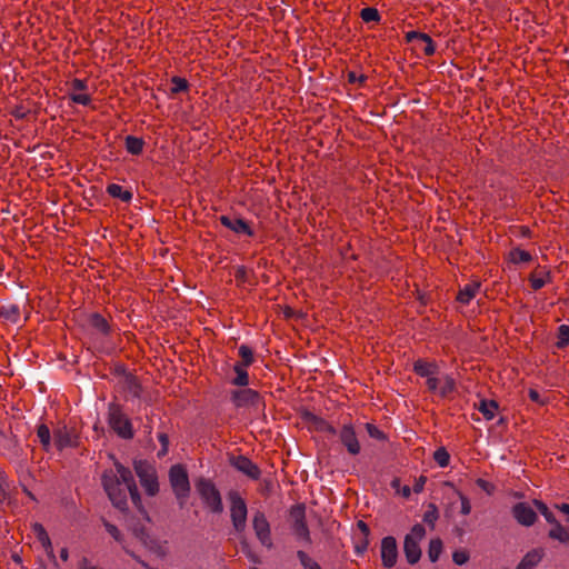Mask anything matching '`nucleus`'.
<instances>
[{
  "label": "nucleus",
  "instance_id": "5fc2aeb1",
  "mask_svg": "<svg viewBox=\"0 0 569 569\" xmlns=\"http://www.w3.org/2000/svg\"><path fill=\"white\" fill-rule=\"evenodd\" d=\"M348 80H349V82H352V83H355V82H357V81H359V82H363V81L366 80V77H365V76H359V77H358V76L356 74V72H349V73H348Z\"/></svg>",
  "mask_w": 569,
  "mask_h": 569
},
{
  "label": "nucleus",
  "instance_id": "c756f323",
  "mask_svg": "<svg viewBox=\"0 0 569 569\" xmlns=\"http://www.w3.org/2000/svg\"><path fill=\"white\" fill-rule=\"evenodd\" d=\"M509 260L512 263L529 262L531 260V254L528 251L516 248L509 252Z\"/></svg>",
  "mask_w": 569,
  "mask_h": 569
},
{
  "label": "nucleus",
  "instance_id": "423d86ee",
  "mask_svg": "<svg viewBox=\"0 0 569 569\" xmlns=\"http://www.w3.org/2000/svg\"><path fill=\"white\" fill-rule=\"evenodd\" d=\"M169 477L172 489L182 506L190 491L188 475L183 467L176 465L171 467Z\"/></svg>",
  "mask_w": 569,
  "mask_h": 569
},
{
  "label": "nucleus",
  "instance_id": "5701e85b",
  "mask_svg": "<svg viewBox=\"0 0 569 569\" xmlns=\"http://www.w3.org/2000/svg\"><path fill=\"white\" fill-rule=\"evenodd\" d=\"M498 406L492 400H480L478 405V410L483 415L487 420H491L496 416V411Z\"/></svg>",
  "mask_w": 569,
  "mask_h": 569
},
{
  "label": "nucleus",
  "instance_id": "f8f14e48",
  "mask_svg": "<svg viewBox=\"0 0 569 569\" xmlns=\"http://www.w3.org/2000/svg\"><path fill=\"white\" fill-rule=\"evenodd\" d=\"M54 446L62 450L68 447L77 446V435L72 429L66 426L59 427L53 432Z\"/></svg>",
  "mask_w": 569,
  "mask_h": 569
},
{
  "label": "nucleus",
  "instance_id": "09e8293b",
  "mask_svg": "<svg viewBox=\"0 0 569 569\" xmlns=\"http://www.w3.org/2000/svg\"><path fill=\"white\" fill-rule=\"evenodd\" d=\"M87 89L86 81L81 79H73L71 82V92H80Z\"/></svg>",
  "mask_w": 569,
  "mask_h": 569
},
{
  "label": "nucleus",
  "instance_id": "aec40b11",
  "mask_svg": "<svg viewBox=\"0 0 569 569\" xmlns=\"http://www.w3.org/2000/svg\"><path fill=\"white\" fill-rule=\"evenodd\" d=\"M542 556L543 551L541 549H533L522 558L516 569H533L540 562Z\"/></svg>",
  "mask_w": 569,
  "mask_h": 569
},
{
  "label": "nucleus",
  "instance_id": "a19ab883",
  "mask_svg": "<svg viewBox=\"0 0 569 569\" xmlns=\"http://www.w3.org/2000/svg\"><path fill=\"white\" fill-rule=\"evenodd\" d=\"M290 517L293 522L305 520L306 518V508L303 505H296L290 510Z\"/></svg>",
  "mask_w": 569,
  "mask_h": 569
},
{
  "label": "nucleus",
  "instance_id": "bb28decb",
  "mask_svg": "<svg viewBox=\"0 0 569 569\" xmlns=\"http://www.w3.org/2000/svg\"><path fill=\"white\" fill-rule=\"evenodd\" d=\"M292 530L298 539L306 542L310 541L309 529L307 527L306 520L293 522Z\"/></svg>",
  "mask_w": 569,
  "mask_h": 569
},
{
  "label": "nucleus",
  "instance_id": "39448f33",
  "mask_svg": "<svg viewBox=\"0 0 569 569\" xmlns=\"http://www.w3.org/2000/svg\"><path fill=\"white\" fill-rule=\"evenodd\" d=\"M134 470L146 492L154 496L159 490L154 468L147 461L139 460L134 462Z\"/></svg>",
  "mask_w": 569,
  "mask_h": 569
},
{
  "label": "nucleus",
  "instance_id": "a878e982",
  "mask_svg": "<svg viewBox=\"0 0 569 569\" xmlns=\"http://www.w3.org/2000/svg\"><path fill=\"white\" fill-rule=\"evenodd\" d=\"M143 140L141 138H137L133 136H128L126 138V148L127 151L131 154H139L142 152L143 149Z\"/></svg>",
  "mask_w": 569,
  "mask_h": 569
},
{
  "label": "nucleus",
  "instance_id": "2f4dec72",
  "mask_svg": "<svg viewBox=\"0 0 569 569\" xmlns=\"http://www.w3.org/2000/svg\"><path fill=\"white\" fill-rule=\"evenodd\" d=\"M37 436L42 447L46 450H49L51 446V433L49 428L46 425H40L37 430Z\"/></svg>",
  "mask_w": 569,
  "mask_h": 569
},
{
  "label": "nucleus",
  "instance_id": "13d9d810",
  "mask_svg": "<svg viewBox=\"0 0 569 569\" xmlns=\"http://www.w3.org/2000/svg\"><path fill=\"white\" fill-rule=\"evenodd\" d=\"M398 493H400L405 498H408L410 496V493H411V489H410L409 486H402L400 488V491H398Z\"/></svg>",
  "mask_w": 569,
  "mask_h": 569
},
{
  "label": "nucleus",
  "instance_id": "603ef678",
  "mask_svg": "<svg viewBox=\"0 0 569 569\" xmlns=\"http://www.w3.org/2000/svg\"><path fill=\"white\" fill-rule=\"evenodd\" d=\"M426 477L421 476L416 480V483L413 486L415 492H421L423 490L425 483H426Z\"/></svg>",
  "mask_w": 569,
  "mask_h": 569
},
{
  "label": "nucleus",
  "instance_id": "393cba45",
  "mask_svg": "<svg viewBox=\"0 0 569 569\" xmlns=\"http://www.w3.org/2000/svg\"><path fill=\"white\" fill-rule=\"evenodd\" d=\"M0 313L6 320L13 323H16L20 318L19 307L13 303L2 306Z\"/></svg>",
  "mask_w": 569,
  "mask_h": 569
},
{
  "label": "nucleus",
  "instance_id": "1a4fd4ad",
  "mask_svg": "<svg viewBox=\"0 0 569 569\" xmlns=\"http://www.w3.org/2000/svg\"><path fill=\"white\" fill-rule=\"evenodd\" d=\"M231 399L237 408H252L260 403L259 393L249 388L233 391Z\"/></svg>",
  "mask_w": 569,
  "mask_h": 569
},
{
  "label": "nucleus",
  "instance_id": "864d4df0",
  "mask_svg": "<svg viewBox=\"0 0 569 569\" xmlns=\"http://www.w3.org/2000/svg\"><path fill=\"white\" fill-rule=\"evenodd\" d=\"M529 398L535 402H538L541 405L545 403V400L541 398V395L535 389L529 390Z\"/></svg>",
  "mask_w": 569,
  "mask_h": 569
},
{
  "label": "nucleus",
  "instance_id": "052dcab7",
  "mask_svg": "<svg viewBox=\"0 0 569 569\" xmlns=\"http://www.w3.org/2000/svg\"><path fill=\"white\" fill-rule=\"evenodd\" d=\"M244 276H246V270H244V268H242V267L238 268V269H237L236 277H237L238 279L243 280V279H244Z\"/></svg>",
  "mask_w": 569,
  "mask_h": 569
},
{
  "label": "nucleus",
  "instance_id": "680f3d73",
  "mask_svg": "<svg viewBox=\"0 0 569 569\" xmlns=\"http://www.w3.org/2000/svg\"><path fill=\"white\" fill-rule=\"evenodd\" d=\"M391 487L398 492V491H400V488L402 486H401V482L399 479H393L391 482Z\"/></svg>",
  "mask_w": 569,
  "mask_h": 569
},
{
  "label": "nucleus",
  "instance_id": "bf43d9fd",
  "mask_svg": "<svg viewBox=\"0 0 569 569\" xmlns=\"http://www.w3.org/2000/svg\"><path fill=\"white\" fill-rule=\"evenodd\" d=\"M555 508L566 515H569V503L555 505Z\"/></svg>",
  "mask_w": 569,
  "mask_h": 569
},
{
  "label": "nucleus",
  "instance_id": "7ed1b4c3",
  "mask_svg": "<svg viewBox=\"0 0 569 569\" xmlns=\"http://www.w3.org/2000/svg\"><path fill=\"white\" fill-rule=\"evenodd\" d=\"M109 425L112 430L123 439H130L133 436L132 426L127 416L117 405L109 406Z\"/></svg>",
  "mask_w": 569,
  "mask_h": 569
},
{
  "label": "nucleus",
  "instance_id": "37998d69",
  "mask_svg": "<svg viewBox=\"0 0 569 569\" xmlns=\"http://www.w3.org/2000/svg\"><path fill=\"white\" fill-rule=\"evenodd\" d=\"M437 519H438V510L435 505H430L429 510H427L423 515V521L429 523L431 527H433Z\"/></svg>",
  "mask_w": 569,
  "mask_h": 569
},
{
  "label": "nucleus",
  "instance_id": "58836bf2",
  "mask_svg": "<svg viewBox=\"0 0 569 569\" xmlns=\"http://www.w3.org/2000/svg\"><path fill=\"white\" fill-rule=\"evenodd\" d=\"M90 322H91V326L93 328H96L97 330H99L100 332H102V333L108 332V323H107L106 319L103 317H101L100 315H97V313L92 315Z\"/></svg>",
  "mask_w": 569,
  "mask_h": 569
},
{
  "label": "nucleus",
  "instance_id": "6e6d98bb",
  "mask_svg": "<svg viewBox=\"0 0 569 569\" xmlns=\"http://www.w3.org/2000/svg\"><path fill=\"white\" fill-rule=\"evenodd\" d=\"M357 527L365 536L369 535V527L362 520L358 521Z\"/></svg>",
  "mask_w": 569,
  "mask_h": 569
},
{
  "label": "nucleus",
  "instance_id": "de8ad7c7",
  "mask_svg": "<svg viewBox=\"0 0 569 569\" xmlns=\"http://www.w3.org/2000/svg\"><path fill=\"white\" fill-rule=\"evenodd\" d=\"M104 527H106V530L109 532V535L112 536L116 541L121 542L120 531L114 525L106 521Z\"/></svg>",
  "mask_w": 569,
  "mask_h": 569
},
{
  "label": "nucleus",
  "instance_id": "a211bd4d",
  "mask_svg": "<svg viewBox=\"0 0 569 569\" xmlns=\"http://www.w3.org/2000/svg\"><path fill=\"white\" fill-rule=\"evenodd\" d=\"M121 388L128 397L139 398L141 395V386L138 380L131 376L126 375L120 380Z\"/></svg>",
  "mask_w": 569,
  "mask_h": 569
},
{
  "label": "nucleus",
  "instance_id": "b1692460",
  "mask_svg": "<svg viewBox=\"0 0 569 569\" xmlns=\"http://www.w3.org/2000/svg\"><path fill=\"white\" fill-rule=\"evenodd\" d=\"M108 193L113 198H119L122 201H130L132 198V193L128 190H124L120 184H109L107 188Z\"/></svg>",
  "mask_w": 569,
  "mask_h": 569
},
{
  "label": "nucleus",
  "instance_id": "3c124183",
  "mask_svg": "<svg viewBox=\"0 0 569 569\" xmlns=\"http://www.w3.org/2000/svg\"><path fill=\"white\" fill-rule=\"evenodd\" d=\"M476 483L479 488H481L483 491H486L489 495L493 490V486L485 479H478Z\"/></svg>",
  "mask_w": 569,
  "mask_h": 569
},
{
  "label": "nucleus",
  "instance_id": "f257e3e1",
  "mask_svg": "<svg viewBox=\"0 0 569 569\" xmlns=\"http://www.w3.org/2000/svg\"><path fill=\"white\" fill-rule=\"evenodd\" d=\"M103 488L113 503L119 509L127 506L128 493L134 506H140V496L131 471L121 463H116V470H108L102 476Z\"/></svg>",
  "mask_w": 569,
  "mask_h": 569
},
{
  "label": "nucleus",
  "instance_id": "f03ea898",
  "mask_svg": "<svg viewBox=\"0 0 569 569\" xmlns=\"http://www.w3.org/2000/svg\"><path fill=\"white\" fill-rule=\"evenodd\" d=\"M426 537V529L422 525H415L405 537L403 552L410 565H416L421 558L420 542Z\"/></svg>",
  "mask_w": 569,
  "mask_h": 569
},
{
  "label": "nucleus",
  "instance_id": "9d476101",
  "mask_svg": "<svg viewBox=\"0 0 569 569\" xmlns=\"http://www.w3.org/2000/svg\"><path fill=\"white\" fill-rule=\"evenodd\" d=\"M380 553L382 565L385 567L391 568L396 565L398 559V547L393 537L388 536L381 540Z\"/></svg>",
  "mask_w": 569,
  "mask_h": 569
},
{
  "label": "nucleus",
  "instance_id": "6e6552de",
  "mask_svg": "<svg viewBox=\"0 0 569 569\" xmlns=\"http://www.w3.org/2000/svg\"><path fill=\"white\" fill-rule=\"evenodd\" d=\"M413 370L417 375L425 377L427 379L426 383L429 390L438 389V366L435 362H427L423 360H418L413 365Z\"/></svg>",
  "mask_w": 569,
  "mask_h": 569
},
{
  "label": "nucleus",
  "instance_id": "7c9ffc66",
  "mask_svg": "<svg viewBox=\"0 0 569 569\" xmlns=\"http://www.w3.org/2000/svg\"><path fill=\"white\" fill-rule=\"evenodd\" d=\"M247 367L241 366L240 363L234 365L236 378L233 379V385L236 386H247L249 382L248 372L246 370Z\"/></svg>",
  "mask_w": 569,
  "mask_h": 569
},
{
  "label": "nucleus",
  "instance_id": "c85d7f7f",
  "mask_svg": "<svg viewBox=\"0 0 569 569\" xmlns=\"http://www.w3.org/2000/svg\"><path fill=\"white\" fill-rule=\"evenodd\" d=\"M412 38H419L421 41L426 43V47L423 48V52L428 56H431L435 53V46L431 40V38L426 33H418V32H410L408 33V39L411 40Z\"/></svg>",
  "mask_w": 569,
  "mask_h": 569
},
{
  "label": "nucleus",
  "instance_id": "412c9836",
  "mask_svg": "<svg viewBox=\"0 0 569 569\" xmlns=\"http://www.w3.org/2000/svg\"><path fill=\"white\" fill-rule=\"evenodd\" d=\"M438 389L431 391L440 397H447L455 390L456 382L452 377L445 375L442 377H438Z\"/></svg>",
  "mask_w": 569,
  "mask_h": 569
},
{
  "label": "nucleus",
  "instance_id": "49530a36",
  "mask_svg": "<svg viewBox=\"0 0 569 569\" xmlns=\"http://www.w3.org/2000/svg\"><path fill=\"white\" fill-rule=\"evenodd\" d=\"M452 560L456 565L462 566L469 560V553L466 550H456Z\"/></svg>",
  "mask_w": 569,
  "mask_h": 569
},
{
  "label": "nucleus",
  "instance_id": "79ce46f5",
  "mask_svg": "<svg viewBox=\"0 0 569 569\" xmlns=\"http://www.w3.org/2000/svg\"><path fill=\"white\" fill-rule=\"evenodd\" d=\"M457 496L461 502L460 512L463 516H468L471 512V503L467 496H465L461 491L457 490Z\"/></svg>",
  "mask_w": 569,
  "mask_h": 569
},
{
  "label": "nucleus",
  "instance_id": "e433bc0d",
  "mask_svg": "<svg viewBox=\"0 0 569 569\" xmlns=\"http://www.w3.org/2000/svg\"><path fill=\"white\" fill-rule=\"evenodd\" d=\"M549 280V273H533L530 278L531 287L535 290L541 289Z\"/></svg>",
  "mask_w": 569,
  "mask_h": 569
},
{
  "label": "nucleus",
  "instance_id": "0eeeda50",
  "mask_svg": "<svg viewBox=\"0 0 569 569\" xmlns=\"http://www.w3.org/2000/svg\"><path fill=\"white\" fill-rule=\"evenodd\" d=\"M196 487L200 497L202 498L207 507L211 509V511H222L223 507L220 493L210 481L200 479L197 482Z\"/></svg>",
  "mask_w": 569,
  "mask_h": 569
},
{
  "label": "nucleus",
  "instance_id": "4be33fe9",
  "mask_svg": "<svg viewBox=\"0 0 569 569\" xmlns=\"http://www.w3.org/2000/svg\"><path fill=\"white\" fill-rule=\"evenodd\" d=\"M551 529L548 532V536L551 539H555L561 543H567L569 538V532L566 527H563L558 520L551 525Z\"/></svg>",
  "mask_w": 569,
  "mask_h": 569
},
{
  "label": "nucleus",
  "instance_id": "4c0bfd02",
  "mask_svg": "<svg viewBox=\"0 0 569 569\" xmlns=\"http://www.w3.org/2000/svg\"><path fill=\"white\" fill-rule=\"evenodd\" d=\"M360 16L365 22H376L380 18L378 10L371 7L362 9Z\"/></svg>",
  "mask_w": 569,
  "mask_h": 569
},
{
  "label": "nucleus",
  "instance_id": "f3484780",
  "mask_svg": "<svg viewBox=\"0 0 569 569\" xmlns=\"http://www.w3.org/2000/svg\"><path fill=\"white\" fill-rule=\"evenodd\" d=\"M32 533L40 542L41 547L50 558H54L51 540L42 525L36 522L32 525Z\"/></svg>",
  "mask_w": 569,
  "mask_h": 569
},
{
  "label": "nucleus",
  "instance_id": "8fccbe9b",
  "mask_svg": "<svg viewBox=\"0 0 569 569\" xmlns=\"http://www.w3.org/2000/svg\"><path fill=\"white\" fill-rule=\"evenodd\" d=\"M366 428H367V431L370 437L376 438V439L383 438V433L376 426H373L371 423H367Z\"/></svg>",
  "mask_w": 569,
  "mask_h": 569
},
{
  "label": "nucleus",
  "instance_id": "0e129e2a",
  "mask_svg": "<svg viewBox=\"0 0 569 569\" xmlns=\"http://www.w3.org/2000/svg\"><path fill=\"white\" fill-rule=\"evenodd\" d=\"M86 569H98V568H96V567H88V568H86Z\"/></svg>",
  "mask_w": 569,
  "mask_h": 569
},
{
  "label": "nucleus",
  "instance_id": "dca6fc26",
  "mask_svg": "<svg viewBox=\"0 0 569 569\" xmlns=\"http://www.w3.org/2000/svg\"><path fill=\"white\" fill-rule=\"evenodd\" d=\"M220 221L224 227L234 231L236 233H239V234L242 233V234H247V236L252 234V231H251L249 224L243 219H240L237 217L222 216L220 218Z\"/></svg>",
  "mask_w": 569,
  "mask_h": 569
},
{
  "label": "nucleus",
  "instance_id": "4468645a",
  "mask_svg": "<svg viewBox=\"0 0 569 569\" xmlns=\"http://www.w3.org/2000/svg\"><path fill=\"white\" fill-rule=\"evenodd\" d=\"M512 515L516 520L526 527L532 526L537 520L535 510L525 502H519L512 508Z\"/></svg>",
  "mask_w": 569,
  "mask_h": 569
},
{
  "label": "nucleus",
  "instance_id": "9b49d317",
  "mask_svg": "<svg viewBox=\"0 0 569 569\" xmlns=\"http://www.w3.org/2000/svg\"><path fill=\"white\" fill-rule=\"evenodd\" d=\"M252 526H253V530H254L256 536L259 539V541L263 546L270 548L272 546V540H271V536H270V526H269V522L266 519L264 515L261 512H257L253 516Z\"/></svg>",
  "mask_w": 569,
  "mask_h": 569
},
{
  "label": "nucleus",
  "instance_id": "a18cd8bd",
  "mask_svg": "<svg viewBox=\"0 0 569 569\" xmlns=\"http://www.w3.org/2000/svg\"><path fill=\"white\" fill-rule=\"evenodd\" d=\"M70 98H71V100L73 102L82 104V106L89 104L90 100H91L89 94L83 93L82 91H80V92H71L70 93Z\"/></svg>",
  "mask_w": 569,
  "mask_h": 569
},
{
  "label": "nucleus",
  "instance_id": "c03bdc74",
  "mask_svg": "<svg viewBox=\"0 0 569 569\" xmlns=\"http://www.w3.org/2000/svg\"><path fill=\"white\" fill-rule=\"evenodd\" d=\"M171 82H172V86H171L172 93L182 92L188 88V82L183 78L174 77Z\"/></svg>",
  "mask_w": 569,
  "mask_h": 569
},
{
  "label": "nucleus",
  "instance_id": "ea45409f",
  "mask_svg": "<svg viewBox=\"0 0 569 569\" xmlns=\"http://www.w3.org/2000/svg\"><path fill=\"white\" fill-rule=\"evenodd\" d=\"M298 558L305 569H321L318 562L303 551H298Z\"/></svg>",
  "mask_w": 569,
  "mask_h": 569
},
{
  "label": "nucleus",
  "instance_id": "72a5a7b5",
  "mask_svg": "<svg viewBox=\"0 0 569 569\" xmlns=\"http://www.w3.org/2000/svg\"><path fill=\"white\" fill-rule=\"evenodd\" d=\"M433 459L441 468H445L449 465L450 456L446 448L440 447L435 451Z\"/></svg>",
  "mask_w": 569,
  "mask_h": 569
},
{
  "label": "nucleus",
  "instance_id": "f704fd0d",
  "mask_svg": "<svg viewBox=\"0 0 569 569\" xmlns=\"http://www.w3.org/2000/svg\"><path fill=\"white\" fill-rule=\"evenodd\" d=\"M569 342V327L566 325H561L558 328V335H557V347L563 348Z\"/></svg>",
  "mask_w": 569,
  "mask_h": 569
},
{
  "label": "nucleus",
  "instance_id": "2eb2a0df",
  "mask_svg": "<svg viewBox=\"0 0 569 569\" xmlns=\"http://www.w3.org/2000/svg\"><path fill=\"white\" fill-rule=\"evenodd\" d=\"M233 467L240 472L244 473L251 479H258L260 476V470L250 459L240 456L237 457L233 462Z\"/></svg>",
  "mask_w": 569,
  "mask_h": 569
},
{
  "label": "nucleus",
  "instance_id": "ddd939ff",
  "mask_svg": "<svg viewBox=\"0 0 569 569\" xmlns=\"http://www.w3.org/2000/svg\"><path fill=\"white\" fill-rule=\"evenodd\" d=\"M339 438L350 455L356 456L360 452L361 447L351 425H345L342 427Z\"/></svg>",
  "mask_w": 569,
  "mask_h": 569
},
{
  "label": "nucleus",
  "instance_id": "20e7f679",
  "mask_svg": "<svg viewBox=\"0 0 569 569\" xmlns=\"http://www.w3.org/2000/svg\"><path fill=\"white\" fill-rule=\"evenodd\" d=\"M228 499L230 501V517L233 528L237 532H242L246 529L247 522V505L236 491L230 492Z\"/></svg>",
  "mask_w": 569,
  "mask_h": 569
},
{
  "label": "nucleus",
  "instance_id": "473e14b6",
  "mask_svg": "<svg viewBox=\"0 0 569 569\" xmlns=\"http://www.w3.org/2000/svg\"><path fill=\"white\" fill-rule=\"evenodd\" d=\"M533 505L537 508V510L543 516L546 521L550 525L557 521L555 515L549 510L547 505L540 500H533Z\"/></svg>",
  "mask_w": 569,
  "mask_h": 569
},
{
  "label": "nucleus",
  "instance_id": "6ab92c4d",
  "mask_svg": "<svg viewBox=\"0 0 569 569\" xmlns=\"http://www.w3.org/2000/svg\"><path fill=\"white\" fill-rule=\"evenodd\" d=\"M479 281H471L467 283L463 288L460 289L458 293V301L463 305H468L479 292L480 290Z\"/></svg>",
  "mask_w": 569,
  "mask_h": 569
},
{
  "label": "nucleus",
  "instance_id": "e2e57ef3",
  "mask_svg": "<svg viewBox=\"0 0 569 569\" xmlns=\"http://www.w3.org/2000/svg\"><path fill=\"white\" fill-rule=\"evenodd\" d=\"M60 558L63 560V561H67L68 560V550L66 548L61 549L60 551Z\"/></svg>",
  "mask_w": 569,
  "mask_h": 569
},
{
  "label": "nucleus",
  "instance_id": "4d7b16f0",
  "mask_svg": "<svg viewBox=\"0 0 569 569\" xmlns=\"http://www.w3.org/2000/svg\"><path fill=\"white\" fill-rule=\"evenodd\" d=\"M159 440L162 443L163 448L160 453H166L167 451V445H168V437L164 433L159 435Z\"/></svg>",
  "mask_w": 569,
  "mask_h": 569
},
{
  "label": "nucleus",
  "instance_id": "cd10ccee",
  "mask_svg": "<svg viewBox=\"0 0 569 569\" xmlns=\"http://www.w3.org/2000/svg\"><path fill=\"white\" fill-rule=\"evenodd\" d=\"M442 552V541L438 538L431 539L428 548V557L431 562H436Z\"/></svg>",
  "mask_w": 569,
  "mask_h": 569
},
{
  "label": "nucleus",
  "instance_id": "c9c22d12",
  "mask_svg": "<svg viewBox=\"0 0 569 569\" xmlns=\"http://www.w3.org/2000/svg\"><path fill=\"white\" fill-rule=\"evenodd\" d=\"M239 356L242 359V362L240 365L243 367L250 366L253 361L252 350L246 345H241L239 347Z\"/></svg>",
  "mask_w": 569,
  "mask_h": 569
}]
</instances>
